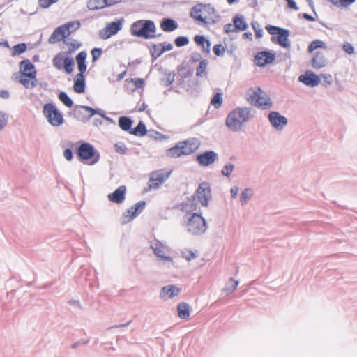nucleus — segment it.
Here are the masks:
<instances>
[{
	"mask_svg": "<svg viewBox=\"0 0 357 357\" xmlns=\"http://www.w3.org/2000/svg\"><path fill=\"white\" fill-rule=\"evenodd\" d=\"M67 28V25H61L56 28L48 38V43L50 44H54L60 41L66 43L65 39L68 36V34L66 33V29Z\"/></svg>",
	"mask_w": 357,
	"mask_h": 357,
	"instance_id": "nucleus-16",
	"label": "nucleus"
},
{
	"mask_svg": "<svg viewBox=\"0 0 357 357\" xmlns=\"http://www.w3.org/2000/svg\"><path fill=\"white\" fill-rule=\"evenodd\" d=\"M328 63V59L325 57L324 54L321 52H317L312 59V66L314 69H320Z\"/></svg>",
	"mask_w": 357,
	"mask_h": 357,
	"instance_id": "nucleus-24",
	"label": "nucleus"
},
{
	"mask_svg": "<svg viewBox=\"0 0 357 357\" xmlns=\"http://www.w3.org/2000/svg\"><path fill=\"white\" fill-rule=\"evenodd\" d=\"M251 25L255 33L256 38H261L263 36V30L260 27V24L257 22L253 21L252 22Z\"/></svg>",
	"mask_w": 357,
	"mask_h": 357,
	"instance_id": "nucleus-50",
	"label": "nucleus"
},
{
	"mask_svg": "<svg viewBox=\"0 0 357 357\" xmlns=\"http://www.w3.org/2000/svg\"><path fill=\"white\" fill-rule=\"evenodd\" d=\"M20 68L23 77L35 79V76H36V70L35 69V66L29 59H24L20 61Z\"/></svg>",
	"mask_w": 357,
	"mask_h": 357,
	"instance_id": "nucleus-13",
	"label": "nucleus"
},
{
	"mask_svg": "<svg viewBox=\"0 0 357 357\" xmlns=\"http://www.w3.org/2000/svg\"><path fill=\"white\" fill-rule=\"evenodd\" d=\"M203 60L202 59V54L199 52H192L191 54V56H190V61L192 62V63H196V62H198L200 61Z\"/></svg>",
	"mask_w": 357,
	"mask_h": 357,
	"instance_id": "nucleus-63",
	"label": "nucleus"
},
{
	"mask_svg": "<svg viewBox=\"0 0 357 357\" xmlns=\"http://www.w3.org/2000/svg\"><path fill=\"white\" fill-rule=\"evenodd\" d=\"M86 109L88 110V112H90L89 116L92 117L96 114H98L100 116H102L104 119H105V117H107V116L105 115V112L100 109H95L93 107H86Z\"/></svg>",
	"mask_w": 357,
	"mask_h": 357,
	"instance_id": "nucleus-54",
	"label": "nucleus"
},
{
	"mask_svg": "<svg viewBox=\"0 0 357 357\" xmlns=\"http://www.w3.org/2000/svg\"><path fill=\"white\" fill-rule=\"evenodd\" d=\"M298 81L310 87H315L321 82L319 75L311 70H307L304 74L301 75L298 77Z\"/></svg>",
	"mask_w": 357,
	"mask_h": 357,
	"instance_id": "nucleus-12",
	"label": "nucleus"
},
{
	"mask_svg": "<svg viewBox=\"0 0 357 357\" xmlns=\"http://www.w3.org/2000/svg\"><path fill=\"white\" fill-rule=\"evenodd\" d=\"M126 187L125 185H121L113 192L109 193L107 197L111 202L119 204L124 202L126 199Z\"/></svg>",
	"mask_w": 357,
	"mask_h": 357,
	"instance_id": "nucleus-19",
	"label": "nucleus"
},
{
	"mask_svg": "<svg viewBox=\"0 0 357 357\" xmlns=\"http://www.w3.org/2000/svg\"><path fill=\"white\" fill-rule=\"evenodd\" d=\"M118 124L119 128L125 131L130 134L131 130L132 129V126L133 124V121L130 117L122 116L119 118Z\"/></svg>",
	"mask_w": 357,
	"mask_h": 357,
	"instance_id": "nucleus-29",
	"label": "nucleus"
},
{
	"mask_svg": "<svg viewBox=\"0 0 357 357\" xmlns=\"http://www.w3.org/2000/svg\"><path fill=\"white\" fill-rule=\"evenodd\" d=\"M86 107H91L90 106L84 105H75L73 112L70 113L73 117L78 121L85 122L89 120L91 116H89L90 112L86 109Z\"/></svg>",
	"mask_w": 357,
	"mask_h": 357,
	"instance_id": "nucleus-18",
	"label": "nucleus"
},
{
	"mask_svg": "<svg viewBox=\"0 0 357 357\" xmlns=\"http://www.w3.org/2000/svg\"><path fill=\"white\" fill-rule=\"evenodd\" d=\"M20 82L26 89H32V88L35 87L37 84L36 76H35V79H30V78L23 77V75H22V77H21Z\"/></svg>",
	"mask_w": 357,
	"mask_h": 357,
	"instance_id": "nucleus-44",
	"label": "nucleus"
},
{
	"mask_svg": "<svg viewBox=\"0 0 357 357\" xmlns=\"http://www.w3.org/2000/svg\"><path fill=\"white\" fill-rule=\"evenodd\" d=\"M267 118L271 126L278 132L282 131L288 124L287 118L277 111L270 112Z\"/></svg>",
	"mask_w": 357,
	"mask_h": 357,
	"instance_id": "nucleus-9",
	"label": "nucleus"
},
{
	"mask_svg": "<svg viewBox=\"0 0 357 357\" xmlns=\"http://www.w3.org/2000/svg\"><path fill=\"white\" fill-rule=\"evenodd\" d=\"M59 100L67 107H72L73 106V100L65 91H61L58 94Z\"/></svg>",
	"mask_w": 357,
	"mask_h": 357,
	"instance_id": "nucleus-35",
	"label": "nucleus"
},
{
	"mask_svg": "<svg viewBox=\"0 0 357 357\" xmlns=\"http://www.w3.org/2000/svg\"><path fill=\"white\" fill-rule=\"evenodd\" d=\"M238 284V281L235 280L231 278L226 283L225 287L223 288V291L226 294L229 295L236 289Z\"/></svg>",
	"mask_w": 357,
	"mask_h": 357,
	"instance_id": "nucleus-37",
	"label": "nucleus"
},
{
	"mask_svg": "<svg viewBox=\"0 0 357 357\" xmlns=\"http://www.w3.org/2000/svg\"><path fill=\"white\" fill-rule=\"evenodd\" d=\"M252 190L245 188L240 195L241 204L243 206L247 204L248 199L252 196Z\"/></svg>",
	"mask_w": 357,
	"mask_h": 357,
	"instance_id": "nucleus-43",
	"label": "nucleus"
},
{
	"mask_svg": "<svg viewBox=\"0 0 357 357\" xmlns=\"http://www.w3.org/2000/svg\"><path fill=\"white\" fill-rule=\"evenodd\" d=\"M115 151L121 155L127 153L128 148L124 142H119L114 144Z\"/></svg>",
	"mask_w": 357,
	"mask_h": 357,
	"instance_id": "nucleus-48",
	"label": "nucleus"
},
{
	"mask_svg": "<svg viewBox=\"0 0 357 357\" xmlns=\"http://www.w3.org/2000/svg\"><path fill=\"white\" fill-rule=\"evenodd\" d=\"M175 73L174 72H169L166 74L165 79H162L165 81V86H168L174 82Z\"/></svg>",
	"mask_w": 357,
	"mask_h": 357,
	"instance_id": "nucleus-58",
	"label": "nucleus"
},
{
	"mask_svg": "<svg viewBox=\"0 0 357 357\" xmlns=\"http://www.w3.org/2000/svg\"><path fill=\"white\" fill-rule=\"evenodd\" d=\"M218 159V155L213 150L206 151L197 155V162L203 167H208Z\"/></svg>",
	"mask_w": 357,
	"mask_h": 357,
	"instance_id": "nucleus-11",
	"label": "nucleus"
},
{
	"mask_svg": "<svg viewBox=\"0 0 357 357\" xmlns=\"http://www.w3.org/2000/svg\"><path fill=\"white\" fill-rule=\"evenodd\" d=\"M225 50V47L221 43L215 45L213 48L214 54L218 56H222Z\"/></svg>",
	"mask_w": 357,
	"mask_h": 357,
	"instance_id": "nucleus-52",
	"label": "nucleus"
},
{
	"mask_svg": "<svg viewBox=\"0 0 357 357\" xmlns=\"http://www.w3.org/2000/svg\"><path fill=\"white\" fill-rule=\"evenodd\" d=\"M189 38L184 36H178L174 40V43L178 47L185 46L189 43Z\"/></svg>",
	"mask_w": 357,
	"mask_h": 357,
	"instance_id": "nucleus-49",
	"label": "nucleus"
},
{
	"mask_svg": "<svg viewBox=\"0 0 357 357\" xmlns=\"http://www.w3.org/2000/svg\"><path fill=\"white\" fill-rule=\"evenodd\" d=\"M186 142L181 141L166 151V155L169 158H176L182 155H187V152L185 149Z\"/></svg>",
	"mask_w": 357,
	"mask_h": 357,
	"instance_id": "nucleus-17",
	"label": "nucleus"
},
{
	"mask_svg": "<svg viewBox=\"0 0 357 357\" xmlns=\"http://www.w3.org/2000/svg\"><path fill=\"white\" fill-rule=\"evenodd\" d=\"M275 59V53L268 50L259 52L254 57L255 63L259 67H264L272 63Z\"/></svg>",
	"mask_w": 357,
	"mask_h": 357,
	"instance_id": "nucleus-10",
	"label": "nucleus"
},
{
	"mask_svg": "<svg viewBox=\"0 0 357 357\" xmlns=\"http://www.w3.org/2000/svg\"><path fill=\"white\" fill-rule=\"evenodd\" d=\"M195 43L202 47L203 53L208 54L210 52L211 42L203 35H196L194 38Z\"/></svg>",
	"mask_w": 357,
	"mask_h": 357,
	"instance_id": "nucleus-25",
	"label": "nucleus"
},
{
	"mask_svg": "<svg viewBox=\"0 0 357 357\" xmlns=\"http://www.w3.org/2000/svg\"><path fill=\"white\" fill-rule=\"evenodd\" d=\"M203 13H206L207 16V21H209V24H216L220 18V16L219 15H215V9L213 6H212L210 3L208 4H204L203 3Z\"/></svg>",
	"mask_w": 357,
	"mask_h": 357,
	"instance_id": "nucleus-21",
	"label": "nucleus"
},
{
	"mask_svg": "<svg viewBox=\"0 0 357 357\" xmlns=\"http://www.w3.org/2000/svg\"><path fill=\"white\" fill-rule=\"evenodd\" d=\"M282 27L274 26V25H267L266 26V29L271 35H278L279 32L282 30Z\"/></svg>",
	"mask_w": 357,
	"mask_h": 357,
	"instance_id": "nucleus-56",
	"label": "nucleus"
},
{
	"mask_svg": "<svg viewBox=\"0 0 357 357\" xmlns=\"http://www.w3.org/2000/svg\"><path fill=\"white\" fill-rule=\"evenodd\" d=\"M70 144V148H67L63 151V156L68 161H71L73 159V143L69 142Z\"/></svg>",
	"mask_w": 357,
	"mask_h": 357,
	"instance_id": "nucleus-53",
	"label": "nucleus"
},
{
	"mask_svg": "<svg viewBox=\"0 0 357 357\" xmlns=\"http://www.w3.org/2000/svg\"><path fill=\"white\" fill-rule=\"evenodd\" d=\"M146 203L145 201L142 200L137 202L135 205L130 207L124 212L121 218V225H126L132 221L144 209Z\"/></svg>",
	"mask_w": 357,
	"mask_h": 357,
	"instance_id": "nucleus-8",
	"label": "nucleus"
},
{
	"mask_svg": "<svg viewBox=\"0 0 357 357\" xmlns=\"http://www.w3.org/2000/svg\"><path fill=\"white\" fill-rule=\"evenodd\" d=\"M232 22L234 25V30H235L236 32L243 31L248 28V24L245 22L244 16L241 14H237L234 16Z\"/></svg>",
	"mask_w": 357,
	"mask_h": 357,
	"instance_id": "nucleus-23",
	"label": "nucleus"
},
{
	"mask_svg": "<svg viewBox=\"0 0 357 357\" xmlns=\"http://www.w3.org/2000/svg\"><path fill=\"white\" fill-rule=\"evenodd\" d=\"M250 109L249 107H239L232 110L226 119V126L231 131L240 130L243 123L249 120Z\"/></svg>",
	"mask_w": 357,
	"mask_h": 357,
	"instance_id": "nucleus-2",
	"label": "nucleus"
},
{
	"mask_svg": "<svg viewBox=\"0 0 357 357\" xmlns=\"http://www.w3.org/2000/svg\"><path fill=\"white\" fill-rule=\"evenodd\" d=\"M75 154L77 159L84 164L93 165L96 164L100 158V153L89 142H81L75 147Z\"/></svg>",
	"mask_w": 357,
	"mask_h": 357,
	"instance_id": "nucleus-1",
	"label": "nucleus"
},
{
	"mask_svg": "<svg viewBox=\"0 0 357 357\" xmlns=\"http://www.w3.org/2000/svg\"><path fill=\"white\" fill-rule=\"evenodd\" d=\"M87 57V52L86 51H82L78 53L75 57L77 64V63H86V59Z\"/></svg>",
	"mask_w": 357,
	"mask_h": 357,
	"instance_id": "nucleus-57",
	"label": "nucleus"
},
{
	"mask_svg": "<svg viewBox=\"0 0 357 357\" xmlns=\"http://www.w3.org/2000/svg\"><path fill=\"white\" fill-rule=\"evenodd\" d=\"M222 100V93L217 92L213 95L211 100V104L214 106L215 108L218 109L221 107Z\"/></svg>",
	"mask_w": 357,
	"mask_h": 357,
	"instance_id": "nucleus-45",
	"label": "nucleus"
},
{
	"mask_svg": "<svg viewBox=\"0 0 357 357\" xmlns=\"http://www.w3.org/2000/svg\"><path fill=\"white\" fill-rule=\"evenodd\" d=\"M327 47H326V45L324 42L320 40H313L310 43V44L309 45L308 47H307V52L309 53H312V52H314L315 50L318 49V48H324L326 49Z\"/></svg>",
	"mask_w": 357,
	"mask_h": 357,
	"instance_id": "nucleus-41",
	"label": "nucleus"
},
{
	"mask_svg": "<svg viewBox=\"0 0 357 357\" xmlns=\"http://www.w3.org/2000/svg\"><path fill=\"white\" fill-rule=\"evenodd\" d=\"M203 3H199L193 6L190 10V17L195 20L200 22L205 25L209 24V21H207V16L203 17L201 13H203Z\"/></svg>",
	"mask_w": 357,
	"mask_h": 357,
	"instance_id": "nucleus-20",
	"label": "nucleus"
},
{
	"mask_svg": "<svg viewBox=\"0 0 357 357\" xmlns=\"http://www.w3.org/2000/svg\"><path fill=\"white\" fill-rule=\"evenodd\" d=\"M187 230L195 236H200L204 234L207 229V223L202 215L192 213L188 218L186 223Z\"/></svg>",
	"mask_w": 357,
	"mask_h": 357,
	"instance_id": "nucleus-5",
	"label": "nucleus"
},
{
	"mask_svg": "<svg viewBox=\"0 0 357 357\" xmlns=\"http://www.w3.org/2000/svg\"><path fill=\"white\" fill-rule=\"evenodd\" d=\"M75 62L73 57L66 56L63 65V69L67 74H71L73 71Z\"/></svg>",
	"mask_w": 357,
	"mask_h": 357,
	"instance_id": "nucleus-40",
	"label": "nucleus"
},
{
	"mask_svg": "<svg viewBox=\"0 0 357 357\" xmlns=\"http://www.w3.org/2000/svg\"><path fill=\"white\" fill-rule=\"evenodd\" d=\"M171 172H168L165 174L163 173L153 172V175L150 178L151 181H155L158 183H154L150 185V188H158L160 184L163 183L169 176Z\"/></svg>",
	"mask_w": 357,
	"mask_h": 357,
	"instance_id": "nucleus-27",
	"label": "nucleus"
},
{
	"mask_svg": "<svg viewBox=\"0 0 357 357\" xmlns=\"http://www.w3.org/2000/svg\"><path fill=\"white\" fill-rule=\"evenodd\" d=\"M181 142H186V144L185 145V149L187 152V155H190L195 152L199 146V142L196 138H192Z\"/></svg>",
	"mask_w": 357,
	"mask_h": 357,
	"instance_id": "nucleus-31",
	"label": "nucleus"
},
{
	"mask_svg": "<svg viewBox=\"0 0 357 357\" xmlns=\"http://www.w3.org/2000/svg\"><path fill=\"white\" fill-rule=\"evenodd\" d=\"M63 25H67L68 28L66 29V33L69 36L81 26V23L79 20H75L68 22Z\"/></svg>",
	"mask_w": 357,
	"mask_h": 357,
	"instance_id": "nucleus-39",
	"label": "nucleus"
},
{
	"mask_svg": "<svg viewBox=\"0 0 357 357\" xmlns=\"http://www.w3.org/2000/svg\"><path fill=\"white\" fill-rule=\"evenodd\" d=\"M178 317L186 319L190 317V305L184 302L180 303L177 306Z\"/></svg>",
	"mask_w": 357,
	"mask_h": 357,
	"instance_id": "nucleus-33",
	"label": "nucleus"
},
{
	"mask_svg": "<svg viewBox=\"0 0 357 357\" xmlns=\"http://www.w3.org/2000/svg\"><path fill=\"white\" fill-rule=\"evenodd\" d=\"M162 44L160 43L153 44L150 47L151 54L153 60L157 59L164 53V50H162Z\"/></svg>",
	"mask_w": 357,
	"mask_h": 357,
	"instance_id": "nucleus-36",
	"label": "nucleus"
},
{
	"mask_svg": "<svg viewBox=\"0 0 357 357\" xmlns=\"http://www.w3.org/2000/svg\"><path fill=\"white\" fill-rule=\"evenodd\" d=\"M289 34L290 31L288 29L282 28L277 35V38L275 36L271 37V41L274 43H278L284 48H289L291 46V43L289 40Z\"/></svg>",
	"mask_w": 357,
	"mask_h": 357,
	"instance_id": "nucleus-15",
	"label": "nucleus"
},
{
	"mask_svg": "<svg viewBox=\"0 0 357 357\" xmlns=\"http://www.w3.org/2000/svg\"><path fill=\"white\" fill-rule=\"evenodd\" d=\"M342 50L348 54H352L354 52V47L351 43L345 42L342 45Z\"/></svg>",
	"mask_w": 357,
	"mask_h": 357,
	"instance_id": "nucleus-61",
	"label": "nucleus"
},
{
	"mask_svg": "<svg viewBox=\"0 0 357 357\" xmlns=\"http://www.w3.org/2000/svg\"><path fill=\"white\" fill-rule=\"evenodd\" d=\"M254 95L257 96L258 97L255 102L256 106L260 107L265 109H269L272 107L273 103L270 98L261 97L257 92H255Z\"/></svg>",
	"mask_w": 357,
	"mask_h": 357,
	"instance_id": "nucleus-32",
	"label": "nucleus"
},
{
	"mask_svg": "<svg viewBox=\"0 0 357 357\" xmlns=\"http://www.w3.org/2000/svg\"><path fill=\"white\" fill-rule=\"evenodd\" d=\"M178 26V23L169 17H165L160 22V28L165 32L174 31Z\"/></svg>",
	"mask_w": 357,
	"mask_h": 357,
	"instance_id": "nucleus-26",
	"label": "nucleus"
},
{
	"mask_svg": "<svg viewBox=\"0 0 357 357\" xmlns=\"http://www.w3.org/2000/svg\"><path fill=\"white\" fill-rule=\"evenodd\" d=\"M74 91L79 94L84 93L86 89L85 76L75 75L73 84Z\"/></svg>",
	"mask_w": 357,
	"mask_h": 357,
	"instance_id": "nucleus-28",
	"label": "nucleus"
},
{
	"mask_svg": "<svg viewBox=\"0 0 357 357\" xmlns=\"http://www.w3.org/2000/svg\"><path fill=\"white\" fill-rule=\"evenodd\" d=\"M26 50H27V45L26 43H18L13 47V50H12L11 54L13 56H15L17 55H20L22 53L25 52L26 51Z\"/></svg>",
	"mask_w": 357,
	"mask_h": 357,
	"instance_id": "nucleus-42",
	"label": "nucleus"
},
{
	"mask_svg": "<svg viewBox=\"0 0 357 357\" xmlns=\"http://www.w3.org/2000/svg\"><path fill=\"white\" fill-rule=\"evenodd\" d=\"M130 134L139 137L145 136L147 134V129L144 123L139 121L137 126L132 129Z\"/></svg>",
	"mask_w": 357,
	"mask_h": 357,
	"instance_id": "nucleus-34",
	"label": "nucleus"
},
{
	"mask_svg": "<svg viewBox=\"0 0 357 357\" xmlns=\"http://www.w3.org/2000/svg\"><path fill=\"white\" fill-rule=\"evenodd\" d=\"M320 79H323V83L322 85L324 87H328V86L331 85L333 83V77L331 74H321L319 75Z\"/></svg>",
	"mask_w": 357,
	"mask_h": 357,
	"instance_id": "nucleus-51",
	"label": "nucleus"
},
{
	"mask_svg": "<svg viewBox=\"0 0 357 357\" xmlns=\"http://www.w3.org/2000/svg\"><path fill=\"white\" fill-rule=\"evenodd\" d=\"M181 292V289L176 285H167L162 288L160 297V298H173Z\"/></svg>",
	"mask_w": 357,
	"mask_h": 357,
	"instance_id": "nucleus-22",
	"label": "nucleus"
},
{
	"mask_svg": "<svg viewBox=\"0 0 357 357\" xmlns=\"http://www.w3.org/2000/svg\"><path fill=\"white\" fill-rule=\"evenodd\" d=\"M8 119L5 113L0 112V130H1L7 124Z\"/></svg>",
	"mask_w": 357,
	"mask_h": 357,
	"instance_id": "nucleus-62",
	"label": "nucleus"
},
{
	"mask_svg": "<svg viewBox=\"0 0 357 357\" xmlns=\"http://www.w3.org/2000/svg\"><path fill=\"white\" fill-rule=\"evenodd\" d=\"M80 46H81V43H70L69 44V48H68V54H72L75 50L79 49L80 47Z\"/></svg>",
	"mask_w": 357,
	"mask_h": 357,
	"instance_id": "nucleus-64",
	"label": "nucleus"
},
{
	"mask_svg": "<svg viewBox=\"0 0 357 357\" xmlns=\"http://www.w3.org/2000/svg\"><path fill=\"white\" fill-rule=\"evenodd\" d=\"M59 0H38L39 6L43 8H47L53 3L58 2Z\"/></svg>",
	"mask_w": 357,
	"mask_h": 357,
	"instance_id": "nucleus-59",
	"label": "nucleus"
},
{
	"mask_svg": "<svg viewBox=\"0 0 357 357\" xmlns=\"http://www.w3.org/2000/svg\"><path fill=\"white\" fill-rule=\"evenodd\" d=\"M182 256L186 259L187 261H190L192 259H195L197 257V254L192 250H185L182 252Z\"/></svg>",
	"mask_w": 357,
	"mask_h": 357,
	"instance_id": "nucleus-60",
	"label": "nucleus"
},
{
	"mask_svg": "<svg viewBox=\"0 0 357 357\" xmlns=\"http://www.w3.org/2000/svg\"><path fill=\"white\" fill-rule=\"evenodd\" d=\"M91 53L92 55V62L95 63L100 57L102 53V50L99 47H95L92 49Z\"/></svg>",
	"mask_w": 357,
	"mask_h": 357,
	"instance_id": "nucleus-55",
	"label": "nucleus"
},
{
	"mask_svg": "<svg viewBox=\"0 0 357 357\" xmlns=\"http://www.w3.org/2000/svg\"><path fill=\"white\" fill-rule=\"evenodd\" d=\"M65 56L62 52L57 54L52 59V64L57 70H62L64 63Z\"/></svg>",
	"mask_w": 357,
	"mask_h": 357,
	"instance_id": "nucleus-38",
	"label": "nucleus"
},
{
	"mask_svg": "<svg viewBox=\"0 0 357 357\" xmlns=\"http://www.w3.org/2000/svg\"><path fill=\"white\" fill-rule=\"evenodd\" d=\"M107 0H89L87 1V8L89 10H96L109 7Z\"/></svg>",
	"mask_w": 357,
	"mask_h": 357,
	"instance_id": "nucleus-30",
	"label": "nucleus"
},
{
	"mask_svg": "<svg viewBox=\"0 0 357 357\" xmlns=\"http://www.w3.org/2000/svg\"><path fill=\"white\" fill-rule=\"evenodd\" d=\"M211 198V190L209 183L207 182H202L199 185L195 193L191 197L190 200L195 201L197 199L202 206H207Z\"/></svg>",
	"mask_w": 357,
	"mask_h": 357,
	"instance_id": "nucleus-6",
	"label": "nucleus"
},
{
	"mask_svg": "<svg viewBox=\"0 0 357 357\" xmlns=\"http://www.w3.org/2000/svg\"><path fill=\"white\" fill-rule=\"evenodd\" d=\"M151 249L153 251V253L159 258L167 261H173V259L170 256H166L165 255L164 249L165 248V245L160 241L157 239H154L151 241L150 245Z\"/></svg>",
	"mask_w": 357,
	"mask_h": 357,
	"instance_id": "nucleus-14",
	"label": "nucleus"
},
{
	"mask_svg": "<svg viewBox=\"0 0 357 357\" xmlns=\"http://www.w3.org/2000/svg\"><path fill=\"white\" fill-rule=\"evenodd\" d=\"M156 31L155 24L153 21L149 20H140L135 22L130 27V32L132 36L149 39L155 38Z\"/></svg>",
	"mask_w": 357,
	"mask_h": 357,
	"instance_id": "nucleus-3",
	"label": "nucleus"
},
{
	"mask_svg": "<svg viewBox=\"0 0 357 357\" xmlns=\"http://www.w3.org/2000/svg\"><path fill=\"white\" fill-rule=\"evenodd\" d=\"M208 61L206 59H203L200 61L199 66L196 69V75L197 77H202L204 74V72L208 66Z\"/></svg>",
	"mask_w": 357,
	"mask_h": 357,
	"instance_id": "nucleus-46",
	"label": "nucleus"
},
{
	"mask_svg": "<svg viewBox=\"0 0 357 357\" xmlns=\"http://www.w3.org/2000/svg\"><path fill=\"white\" fill-rule=\"evenodd\" d=\"M124 20L123 18L108 23L106 26L99 31L100 38L107 40L116 35L123 28Z\"/></svg>",
	"mask_w": 357,
	"mask_h": 357,
	"instance_id": "nucleus-7",
	"label": "nucleus"
},
{
	"mask_svg": "<svg viewBox=\"0 0 357 357\" xmlns=\"http://www.w3.org/2000/svg\"><path fill=\"white\" fill-rule=\"evenodd\" d=\"M234 169V165L231 162L226 163L221 170V174L226 176L229 177Z\"/></svg>",
	"mask_w": 357,
	"mask_h": 357,
	"instance_id": "nucleus-47",
	"label": "nucleus"
},
{
	"mask_svg": "<svg viewBox=\"0 0 357 357\" xmlns=\"http://www.w3.org/2000/svg\"><path fill=\"white\" fill-rule=\"evenodd\" d=\"M43 114L47 122L54 127H59L64 123L63 113L53 102L45 103L43 105Z\"/></svg>",
	"mask_w": 357,
	"mask_h": 357,
	"instance_id": "nucleus-4",
	"label": "nucleus"
}]
</instances>
